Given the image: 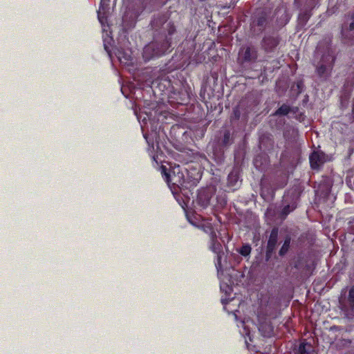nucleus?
<instances>
[{
  "label": "nucleus",
  "mask_w": 354,
  "mask_h": 354,
  "mask_svg": "<svg viewBox=\"0 0 354 354\" xmlns=\"http://www.w3.org/2000/svg\"><path fill=\"white\" fill-rule=\"evenodd\" d=\"M170 48V39L165 38L162 41H151L145 46L142 57L145 62L165 55Z\"/></svg>",
  "instance_id": "1"
},
{
  "label": "nucleus",
  "mask_w": 354,
  "mask_h": 354,
  "mask_svg": "<svg viewBox=\"0 0 354 354\" xmlns=\"http://www.w3.org/2000/svg\"><path fill=\"white\" fill-rule=\"evenodd\" d=\"M161 174L169 185L171 184L178 188L188 187L189 182L185 179L183 171L179 165L175 166L170 171H167V168L162 165Z\"/></svg>",
  "instance_id": "2"
},
{
  "label": "nucleus",
  "mask_w": 354,
  "mask_h": 354,
  "mask_svg": "<svg viewBox=\"0 0 354 354\" xmlns=\"http://www.w3.org/2000/svg\"><path fill=\"white\" fill-rule=\"evenodd\" d=\"M336 57L333 51L329 46L326 50L322 55L321 59L316 66V72L319 77L327 76L330 73L335 62Z\"/></svg>",
  "instance_id": "3"
},
{
  "label": "nucleus",
  "mask_w": 354,
  "mask_h": 354,
  "mask_svg": "<svg viewBox=\"0 0 354 354\" xmlns=\"http://www.w3.org/2000/svg\"><path fill=\"white\" fill-rule=\"evenodd\" d=\"M280 41L281 38L279 35H265L261 41V46L266 53H274L277 50V46L279 45Z\"/></svg>",
  "instance_id": "4"
},
{
  "label": "nucleus",
  "mask_w": 354,
  "mask_h": 354,
  "mask_svg": "<svg viewBox=\"0 0 354 354\" xmlns=\"http://www.w3.org/2000/svg\"><path fill=\"white\" fill-rule=\"evenodd\" d=\"M278 235H279V229L277 227H274L272 229L268 243L266 246V260H269L271 257L272 256L277 244L278 241Z\"/></svg>",
  "instance_id": "5"
},
{
  "label": "nucleus",
  "mask_w": 354,
  "mask_h": 354,
  "mask_svg": "<svg viewBox=\"0 0 354 354\" xmlns=\"http://www.w3.org/2000/svg\"><path fill=\"white\" fill-rule=\"evenodd\" d=\"M258 328L261 335L265 337H270L274 335V327L271 321L264 317L258 316Z\"/></svg>",
  "instance_id": "6"
},
{
  "label": "nucleus",
  "mask_w": 354,
  "mask_h": 354,
  "mask_svg": "<svg viewBox=\"0 0 354 354\" xmlns=\"http://www.w3.org/2000/svg\"><path fill=\"white\" fill-rule=\"evenodd\" d=\"M239 53L241 63L255 62L258 58V52L253 46L244 47Z\"/></svg>",
  "instance_id": "7"
},
{
  "label": "nucleus",
  "mask_w": 354,
  "mask_h": 354,
  "mask_svg": "<svg viewBox=\"0 0 354 354\" xmlns=\"http://www.w3.org/2000/svg\"><path fill=\"white\" fill-rule=\"evenodd\" d=\"M309 160L311 168L317 169L325 162V153L322 151H313L309 156Z\"/></svg>",
  "instance_id": "8"
},
{
  "label": "nucleus",
  "mask_w": 354,
  "mask_h": 354,
  "mask_svg": "<svg viewBox=\"0 0 354 354\" xmlns=\"http://www.w3.org/2000/svg\"><path fill=\"white\" fill-rule=\"evenodd\" d=\"M295 354H317L311 343L302 339L299 345L294 348Z\"/></svg>",
  "instance_id": "9"
},
{
  "label": "nucleus",
  "mask_w": 354,
  "mask_h": 354,
  "mask_svg": "<svg viewBox=\"0 0 354 354\" xmlns=\"http://www.w3.org/2000/svg\"><path fill=\"white\" fill-rule=\"evenodd\" d=\"M342 310L347 314L354 317V285L349 290L346 299V304L344 306Z\"/></svg>",
  "instance_id": "10"
},
{
  "label": "nucleus",
  "mask_w": 354,
  "mask_h": 354,
  "mask_svg": "<svg viewBox=\"0 0 354 354\" xmlns=\"http://www.w3.org/2000/svg\"><path fill=\"white\" fill-rule=\"evenodd\" d=\"M283 201L286 204L279 212V217L281 219L283 220L290 212H293L297 208V203L296 201L289 203L287 198H284Z\"/></svg>",
  "instance_id": "11"
},
{
  "label": "nucleus",
  "mask_w": 354,
  "mask_h": 354,
  "mask_svg": "<svg viewBox=\"0 0 354 354\" xmlns=\"http://www.w3.org/2000/svg\"><path fill=\"white\" fill-rule=\"evenodd\" d=\"M211 195L206 191L201 192L197 196L198 203L203 208L207 207L210 203Z\"/></svg>",
  "instance_id": "12"
},
{
  "label": "nucleus",
  "mask_w": 354,
  "mask_h": 354,
  "mask_svg": "<svg viewBox=\"0 0 354 354\" xmlns=\"http://www.w3.org/2000/svg\"><path fill=\"white\" fill-rule=\"evenodd\" d=\"M115 55L118 59V60L121 63H124L125 64H128L130 61H131V53L125 51L124 49H118Z\"/></svg>",
  "instance_id": "13"
},
{
  "label": "nucleus",
  "mask_w": 354,
  "mask_h": 354,
  "mask_svg": "<svg viewBox=\"0 0 354 354\" xmlns=\"http://www.w3.org/2000/svg\"><path fill=\"white\" fill-rule=\"evenodd\" d=\"M239 174L236 171H232L227 176V187L232 189H236L239 182Z\"/></svg>",
  "instance_id": "14"
},
{
  "label": "nucleus",
  "mask_w": 354,
  "mask_h": 354,
  "mask_svg": "<svg viewBox=\"0 0 354 354\" xmlns=\"http://www.w3.org/2000/svg\"><path fill=\"white\" fill-rule=\"evenodd\" d=\"M254 22L256 25L261 28H264L268 22V15L265 11H261L257 14Z\"/></svg>",
  "instance_id": "15"
},
{
  "label": "nucleus",
  "mask_w": 354,
  "mask_h": 354,
  "mask_svg": "<svg viewBox=\"0 0 354 354\" xmlns=\"http://www.w3.org/2000/svg\"><path fill=\"white\" fill-rule=\"evenodd\" d=\"M308 8H310L309 10H306L299 15L298 21L300 26H304L312 15L311 10L313 8L311 7Z\"/></svg>",
  "instance_id": "16"
},
{
  "label": "nucleus",
  "mask_w": 354,
  "mask_h": 354,
  "mask_svg": "<svg viewBox=\"0 0 354 354\" xmlns=\"http://www.w3.org/2000/svg\"><path fill=\"white\" fill-rule=\"evenodd\" d=\"M209 249L215 254L222 253V245L217 240V236L215 239H209Z\"/></svg>",
  "instance_id": "17"
},
{
  "label": "nucleus",
  "mask_w": 354,
  "mask_h": 354,
  "mask_svg": "<svg viewBox=\"0 0 354 354\" xmlns=\"http://www.w3.org/2000/svg\"><path fill=\"white\" fill-rule=\"evenodd\" d=\"M290 113V106L287 104H283L273 113L274 116H286Z\"/></svg>",
  "instance_id": "18"
},
{
  "label": "nucleus",
  "mask_w": 354,
  "mask_h": 354,
  "mask_svg": "<svg viewBox=\"0 0 354 354\" xmlns=\"http://www.w3.org/2000/svg\"><path fill=\"white\" fill-rule=\"evenodd\" d=\"M201 229L209 235V239H215V236H217L212 224L210 223H203L201 225Z\"/></svg>",
  "instance_id": "19"
},
{
  "label": "nucleus",
  "mask_w": 354,
  "mask_h": 354,
  "mask_svg": "<svg viewBox=\"0 0 354 354\" xmlns=\"http://www.w3.org/2000/svg\"><path fill=\"white\" fill-rule=\"evenodd\" d=\"M167 20V17L165 15H160L154 17L151 21V26L153 28H157L163 25Z\"/></svg>",
  "instance_id": "20"
},
{
  "label": "nucleus",
  "mask_w": 354,
  "mask_h": 354,
  "mask_svg": "<svg viewBox=\"0 0 354 354\" xmlns=\"http://www.w3.org/2000/svg\"><path fill=\"white\" fill-rule=\"evenodd\" d=\"M97 18L102 26H104L107 22V13L106 12L105 8L102 3H100V9L97 11Z\"/></svg>",
  "instance_id": "21"
},
{
  "label": "nucleus",
  "mask_w": 354,
  "mask_h": 354,
  "mask_svg": "<svg viewBox=\"0 0 354 354\" xmlns=\"http://www.w3.org/2000/svg\"><path fill=\"white\" fill-rule=\"evenodd\" d=\"M232 142V138L231 136V133L229 130H225L223 133V136L221 140V145L223 147H228Z\"/></svg>",
  "instance_id": "22"
},
{
  "label": "nucleus",
  "mask_w": 354,
  "mask_h": 354,
  "mask_svg": "<svg viewBox=\"0 0 354 354\" xmlns=\"http://www.w3.org/2000/svg\"><path fill=\"white\" fill-rule=\"evenodd\" d=\"M290 241H291L290 237L286 236L282 246L281 247V248L279 251V256L283 257L285 254H286V253L288 252V251L289 250V248H290Z\"/></svg>",
  "instance_id": "23"
},
{
  "label": "nucleus",
  "mask_w": 354,
  "mask_h": 354,
  "mask_svg": "<svg viewBox=\"0 0 354 354\" xmlns=\"http://www.w3.org/2000/svg\"><path fill=\"white\" fill-rule=\"evenodd\" d=\"M238 252L244 257H248L252 252V247L250 244H243L239 250Z\"/></svg>",
  "instance_id": "24"
},
{
  "label": "nucleus",
  "mask_w": 354,
  "mask_h": 354,
  "mask_svg": "<svg viewBox=\"0 0 354 354\" xmlns=\"http://www.w3.org/2000/svg\"><path fill=\"white\" fill-rule=\"evenodd\" d=\"M290 114H292V118L298 120H300L304 116V114L299 111V108L298 106H290Z\"/></svg>",
  "instance_id": "25"
},
{
  "label": "nucleus",
  "mask_w": 354,
  "mask_h": 354,
  "mask_svg": "<svg viewBox=\"0 0 354 354\" xmlns=\"http://www.w3.org/2000/svg\"><path fill=\"white\" fill-rule=\"evenodd\" d=\"M167 33H168V36L166 37V38H169L171 39V37L172 35H174L175 32H176V27L174 26V24L171 22H169L167 24ZM171 41H170V43Z\"/></svg>",
  "instance_id": "26"
},
{
  "label": "nucleus",
  "mask_w": 354,
  "mask_h": 354,
  "mask_svg": "<svg viewBox=\"0 0 354 354\" xmlns=\"http://www.w3.org/2000/svg\"><path fill=\"white\" fill-rule=\"evenodd\" d=\"M351 19H352V21L349 24V26L348 28H342L341 33L342 36L344 37L346 30L348 31H353L354 30V13H352L351 15Z\"/></svg>",
  "instance_id": "27"
},
{
  "label": "nucleus",
  "mask_w": 354,
  "mask_h": 354,
  "mask_svg": "<svg viewBox=\"0 0 354 354\" xmlns=\"http://www.w3.org/2000/svg\"><path fill=\"white\" fill-rule=\"evenodd\" d=\"M216 261L215 263L216 268L218 271L221 269V259H222V253L216 254Z\"/></svg>",
  "instance_id": "28"
},
{
  "label": "nucleus",
  "mask_w": 354,
  "mask_h": 354,
  "mask_svg": "<svg viewBox=\"0 0 354 354\" xmlns=\"http://www.w3.org/2000/svg\"><path fill=\"white\" fill-rule=\"evenodd\" d=\"M240 116H241V113H240L239 108L238 107L234 108L233 111H232V117L235 120H239L240 118Z\"/></svg>",
  "instance_id": "29"
},
{
  "label": "nucleus",
  "mask_w": 354,
  "mask_h": 354,
  "mask_svg": "<svg viewBox=\"0 0 354 354\" xmlns=\"http://www.w3.org/2000/svg\"><path fill=\"white\" fill-rule=\"evenodd\" d=\"M221 290L225 291L226 295H227V294L230 295V292L232 291V288L227 285H226L225 287H224V286L221 285Z\"/></svg>",
  "instance_id": "30"
},
{
  "label": "nucleus",
  "mask_w": 354,
  "mask_h": 354,
  "mask_svg": "<svg viewBox=\"0 0 354 354\" xmlns=\"http://www.w3.org/2000/svg\"><path fill=\"white\" fill-rule=\"evenodd\" d=\"M306 3L308 7H311V8H313L317 3V0H306Z\"/></svg>",
  "instance_id": "31"
},
{
  "label": "nucleus",
  "mask_w": 354,
  "mask_h": 354,
  "mask_svg": "<svg viewBox=\"0 0 354 354\" xmlns=\"http://www.w3.org/2000/svg\"><path fill=\"white\" fill-rule=\"evenodd\" d=\"M201 176L199 173L197 174L196 177H194L193 180H191L192 185H195L198 182L199 179L201 178Z\"/></svg>",
  "instance_id": "32"
},
{
  "label": "nucleus",
  "mask_w": 354,
  "mask_h": 354,
  "mask_svg": "<svg viewBox=\"0 0 354 354\" xmlns=\"http://www.w3.org/2000/svg\"><path fill=\"white\" fill-rule=\"evenodd\" d=\"M145 8V5L144 4V2H142V7H141V9L139 12H138L137 13H134V16L136 18L138 17L141 12L144 10V9Z\"/></svg>",
  "instance_id": "33"
},
{
  "label": "nucleus",
  "mask_w": 354,
  "mask_h": 354,
  "mask_svg": "<svg viewBox=\"0 0 354 354\" xmlns=\"http://www.w3.org/2000/svg\"><path fill=\"white\" fill-rule=\"evenodd\" d=\"M264 189H265V187L263 186V185L261 183V196L262 197L264 198Z\"/></svg>",
  "instance_id": "34"
},
{
  "label": "nucleus",
  "mask_w": 354,
  "mask_h": 354,
  "mask_svg": "<svg viewBox=\"0 0 354 354\" xmlns=\"http://www.w3.org/2000/svg\"><path fill=\"white\" fill-rule=\"evenodd\" d=\"M221 302L223 305H226L229 302L228 299H221Z\"/></svg>",
  "instance_id": "35"
},
{
  "label": "nucleus",
  "mask_w": 354,
  "mask_h": 354,
  "mask_svg": "<svg viewBox=\"0 0 354 354\" xmlns=\"http://www.w3.org/2000/svg\"><path fill=\"white\" fill-rule=\"evenodd\" d=\"M144 137H145V138L147 140V142L149 144V141H148V140H147V136H146V135H144Z\"/></svg>",
  "instance_id": "36"
}]
</instances>
